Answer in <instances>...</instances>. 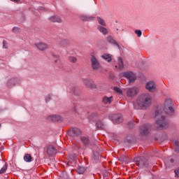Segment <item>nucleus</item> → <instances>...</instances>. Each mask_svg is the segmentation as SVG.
<instances>
[{"label":"nucleus","instance_id":"c756f323","mask_svg":"<svg viewBox=\"0 0 179 179\" xmlns=\"http://www.w3.org/2000/svg\"><path fill=\"white\" fill-rule=\"evenodd\" d=\"M59 179H69V176H68V173L63 172L59 176Z\"/></svg>","mask_w":179,"mask_h":179},{"label":"nucleus","instance_id":"49530a36","mask_svg":"<svg viewBox=\"0 0 179 179\" xmlns=\"http://www.w3.org/2000/svg\"><path fill=\"white\" fill-rule=\"evenodd\" d=\"M120 31H124V29H120Z\"/></svg>","mask_w":179,"mask_h":179},{"label":"nucleus","instance_id":"2f4dec72","mask_svg":"<svg viewBox=\"0 0 179 179\" xmlns=\"http://www.w3.org/2000/svg\"><path fill=\"white\" fill-rule=\"evenodd\" d=\"M114 90L116 93L119 94V96H122V90L118 87H115Z\"/></svg>","mask_w":179,"mask_h":179},{"label":"nucleus","instance_id":"9b49d317","mask_svg":"<svg viewBox=\"0 0 179 179\" xmlns=\"http://www.w3.org/2000/svg\"><path fill=\"white\" fill-rule=\"evenodd\" d=\"M164 163L166 167H171V166H174V164H177L179 163V157H176V159L169 158L164 162Z\"/></svg>","mask_w":179,"mask_h":179},{"label":"nucleus","instance_id":"412c9836","mask_svg":"<svg viewBox=\"0 0 179 179\" xmlns=\"http://www.w3.org/2000/svg\"><path fill=\"white\" fill-rule=\"evenodd\" d=\"M50 22H57V23H62V20L58 16H52L49 18Z\"/></svg>","mask_w":179,"mask_h":179},{"label":"nucleus","instance_id":"4c0bfd02","mask_svg":"<svg viewBox=\"0 0 179 179\" xmlns=\"http://www.w3.org/2000/svg\"><path fill=\"white\" fill-rule=\"evenodd\" d=\"M3 48H8V42L5 40L3 41Z\"/></svg>","mask_w":179,"mask_h":179},{"label":"nucleus","instance_id":"79ce46f5","mask_svg":"<svg viewBox=\"0 0 179 179\" xmlns=\"http://www.w3.org/2000/svg\"><path fill=\"white\" fill-rule=\"evenodd\" d=\"M62 44H65V43H67V41L66 40H63L62 41Z\"/></svg>","mask_w":179,"mask_h":179},{"label":"nucleus","instance_id":"473e14b6","mask_svg":"<svg viewBox=\"0 0 179 179\" xmlns=\"http://www.w3.org/2000/svg\"><path fill=\"white\" fill-rule=\"evenodd\" d=\"M8 170V164H5L4 166L0 170V174H3Z\"/></svg>","mask_w":179,"mask_h":179},{"label":"nucleus","instance_id":"a211bd4d","mask_svg":"<svg viewBox=\"0 0 179 179\" xmlns=\"http://www.w3.org/2000/svg\"><path fill=\"white\" fill-rule=\"evenodd\" d=\"M106 41L107 43H109V44L116 45L118 48H120V45L118 44V43H117V41L114 40V38H113V36H108V37H106Z\"/></svg>","mask_w":179,"mask_h":179},{"label":"nucleus","instance_id":"c03bdc74","mask_svg":"<svg viewBox=\"0 0 179 179\" xmlns=\"http://www.w3.org/2000/svg\"><path fill=\"white\" fill-rule=\"evenodd\" d=\"M74 113H76V106H74V110H73Z\"/></svg>","mask_w":179,"mask_h":179},{"label":"nucleus","instance_id":"bb28decb","mask_svg":"<svg viewBox=\"0 0 179 179\" xmlns=\"http://www.w3.org/2000/svg\"><path fill=\"white\" fill-rule=\"evenodd\" d=\"M96 128H98L99 129H104V123L101 121H98L96 122Z\"/></svg>","mask_w":179,"mask_h":179},{"label":"nucleus","instance_id":"ddd939ff","mask_svg":"<svg viewBox=\"0 0 179 179\" xmlns=\"http://www.w3.org/2000/svg\"><path fill=\"white\" fill-rule=\"evenodd\" d=\"M68 134L69 136H71V138H76V136H79V135L82 134V131L78 128H71L69 131Z\"/></svg>","mask_w":179,"mask_h":179},{"label":"nucleus","instance_id":"de8ad7c7","mask_svg":"<svg viewBox=\"0 0 179 179\" xmlns=\"http://www.w3.org/2000/svg\"><path fill=\"white\" fill-rule=\"evenodd\" d=\"M0 127H1V124H0Z\"/></svg>","mask_w":179,"mask_h":179},{"label":"nucleus","instance_id":"1a4fd4ad","mask_svg":"<svg viewBox=\"0 0 179 179\" xmlns=\"http://www.w3.org/2000/svg\"><path fill=\"white\" fill-rule=\"evenodd\" d=\"M152 128V126L150 124H144L140 129V134L142 136H145L149 134V131Z\"/></svg>","mask_w":179,"mask_h":179},{"label":"nucleus","instance_id":"6e6552de","mask_svg":"<svg viewBox=\"0 0 179 179\" xmlns=\"http://www.w3.org/2000/svg\"><path fill=\"white\" fill-rule=\"evenodd\" d=\"M109 120L113 121V122H115V124H121L124 119L122 118V115L117 114L109 115Z\"/></svg>","mask_w":179,"mask_h":179},{"label":"nucleus","instance_id":"b1692460","mask_svg":"<svg viewBox=\"0 0 179 179\" xmlns=\"http://www.w3.org/2000/svg\"><path fill=\"white\" fill-rule=\"evenodd\" d=\"M80 140L83 145H87L90 143V140L87 136H81Z\"/></svg>","mask_w":179,"mask_h":179},{"label":"nucleus","instance_id":"f8f14e48","mask_svg":"<svg viewBox=\"0 0 179 179\" xmlns=\"http://www.w3.org/2000/svg\"><path fill=\"white\" fill-rule=\"evenodd\" d=\"M84 84L87 87H90V89H96L97 86L94 83L92 79L90 78H85L83 79Z\"/></svg>","mask_w":179,"mask_h":179},{"label":"nucleus","instance_id":"5701e85b","mask_svg":"<svg viewBox=\"0 0 179 179\" xmlns=\"http://www.w3.org/2000/svg\"><path fill=\"white\" fill-rule=\"evenodd\" d=\"M81 20H84L85 22H92L94 20V17L92 16L83 15L81 16Z\"/></svg>","mask_w":179,"mask_h":179},{"label":"nucleus","instance_id":"e433bc0d","mask_svg":"<svg viewBox=\"0 0 179 179\" xmlns=\"http://www.w3.org/2000/svg\"><path fill=\"white\" fill-rule=\"evenodd\" d=\"M12 30H13V33H19V31H20V29L16 27H14Z\"/></svg>","mask_w":179,"mask_h":179},{"label":"nucleus","instance_id":"c85d7f7f","mask_svg":"<svg viewBox=\"0 0 179 179\" xmlns=\"http://www.w3.org/2000/svg\"><path fill=\"white\" fill-rule=\"evenodd\" d=\"M118 66L119 69H124V62L121 57L118 58Z\"/></svg>","mask_w":179,"mask_h":179},{"label":"nucleus","instance_id":"aec40b11","mask_svg":"<svg viewBox=\"0 0 179 179\" xmlns=\"http://www.w3.org/2000/svg\"><path fill=\"white\" fill-rule=\"evenodd\" d=\"M113 102V96L108 97V96H103L102 99V103L103 104H111Z\"/></svg>","mask_w":179,"mask_h":179},{"label":"nucleus","instance_id":"c9c22d12","mask_svg":"<svg viewBox=\"0 0 179 179\" xmlns=\"http://www.w3.org/2000/svg\"><path fill=\"white\" fill-rule=\"evenodd\" d=\"M176 178H179V168H177L174 171Z\"/></svg>","mask_w":179,"mask_h":179},{"label":"nucleus","instance_id":"4468645a","mask_svg":"<svg viewBox=\"0 0 179 179\" xmlns=\"http://www.w3.org/2000/svg\"><path fill=\"white\" fill-rule=\"evenodd\" d=\"M20 83V80L19 78H11L8 80L7 86L8 87H13V86H16V85H19Z\"/></svg>","mask_w":179,"mask_h":179},{"label":"nucleus","instance_id":"39448f33","mask_svg":"<svg viewBox=\"0 0 179 179\" xmlns=\"http://www.w3.org/2000/svg\"><path fill=\"white\" fill-rule=\"evenodd\" d=\"M91 61V66L94 71H99L101 68V64L100 62L94 57V55H92L90 57Z\"/></svg>","mask_w":179,"mask_h":179},{"label":"nucleus","instance_id":"f257e3e1","mask_svg":"<svg viewBox=\"0 0 179 179\" xmlns=\"http://www.w3.org/2000/svg\"><path fill=\"white\" fill-rule=\"evenodd\" d=\"M152 104V95L150 94H143L140 95L136 102L133 103L134 110H143L150 107Z\"/></svg>","mask_w":179,"mask_h":179},{"label":"nucleus","instance_id":"ea45409f","mask_svg":"<svg viewBox=\"0 0 179 179\" xmlns=\"http://www.w3.org/2000/svg\"><path fill=\"white\" fill-rule=\"evenodd\" d=\"M129 128H132V127H134V122H129Z\"/></svg>","mask_w":179,"mask_h":179},{"label":"nucleus","instance_id":"6ab92c4d","mask_svg":"<svg viewBox=\"0 0 179 179\" xmlns=\"http://www.w3.org/2000/svg\"><path fill=\"white\" fill-rule=\"evenodd\" d=\"M112 57L113 55L108 53H105L101 56L102 59H104L105 61H106V62H111V61H113Z\"/></svg>","mask_w":179,"mask_h":179},{"label":"nucleus","instance_id":"a18cd8bd","mask_svg":"<svg viewBox=\"0 0 179 179\" xmlns=\"http://www.w3.org/2000/svg\"><path fill=\"white\" fill-rule=\"evenodd\" d=\"M117 31H120V29L117 28L116 29Z\"/></svg>","mask_w":179,"mask_h":179},{"label":"nucleus","instance_id":"58836bf2","mask_svg":"<svg viewBox=\"0 0 179 179\" xmlns=\"http://www.w3.org/2000/svg\"><path fill=\"white\" fill-rule=\"evenodd\" d=\"M50 100H51V96H50V95L46 96V97H45L46 103H48V101H50Z\"/></svg>","mask_w":179,"mask_h":179},{"label":"nucleus","instance_id":"72a5a7b5","mask_svg":"<svg viewBox=\"0 0 179 179\" xmlns=\"http://www.w3.org/2000/svg\"><path fill=\"white\" fill-rule=\"evenodd\" d=\"M69 59L70 62H73V64H76V62H78V59L73 56L69 57Z\"/></svg>","mask_w":179,"mask_h":179},{"label":"nucleus","instance_id":"f03ea898","mask_svg":"<svg viewBox=\"0 0 179 179\" xmlns=\"http://www.w3.org/2000/svg\"><path fill=\"white\" fill-rule=\"evenodd\" d=\"M155 124L157 125V129H167L170 121L164 113L159 110L155 111Z\"/></svg>","mask_w":179,"mask_h":179},{"label":"nucleus","instance_id":"393cba45","mask_svg":"<svg viewBox=\"0 0 179 179\" xmlns=\"http://www.w3.org/2000/svg\"><path fill=\"white\" fill-rule=\"evenodd\" d=\"M87 168L85 166H78L77 168V173L78 174H85V171H86Z\"/></svg>","mask_w":179,"mask_h":179},{"label":"nucleus","instance_id":"f704fd0d","mask_svg":"<svg viewBox=\"0 0 179 179\" xmlns=\"http://www.w3.org/2000/svg\"><path fill=\"white\" fill-rule=\"evenodd\" d=\"M135 34H137L138 37H141L142 36V31L139 29H136L134 31Z\"/></svg>","mask_w":179,"mask_h":179},{"label":"nucleus","instance_id":"a878e982","mask_svg":"<svg viewBox=\"0 0 179 179\" xmlns=\"http://www.w3.org/2000/svg\"><path fill=\"white\" fill-rule=\"evenodd\" d=\"M24 160L27 163H30V162H32L33 158L31 157V155L29 154H25L24 156Z\"/></svg>","mask_w":179,"mask_h":179},{"label":"nucleus","instance_id":"7ed1b4c3","mask_svg":"<svg viewBox=\"0 0 179 179\" xmlns=\"http://www.w3.org/2000/svg\"><path fill=\"white\" fill-rule=\"evenodd\" d=\"M164 110L169 115H173L176 113L174 110V101L173 99L168 98L165 99L164 103Z\"/></svg>","mask_w":179,"mask_h":179},{"label":"nucleus","instance_id":"423d86ee","mask_svg":"<svg viewBox=\"0 0 179 179\" xmlns=\"http://www.w3.org/2000/svg\"><path fill=\"white\" fill-rule=\"evenodd\" d=\"M145 89L150 93L157 92V85L155 81H149L145 84Z\"/></svg>","mask_w":179,"mask_h":179},{"label":"nucleus","instance_id":"a19ab883","mask_svg":"<svg viewBox=\"0 0 179 179\" xmlns=\"http://www.w3.org/2000/svg\"><path fill=\"white\" fill-rule=\"evenodd\" d=\"M59 62V58L56 57V59H55V64H58Z\"/></svg>","mask_w":179,"mask_h":179},{"label":"nucleus","instance_id":"4be33fe9","mask_svg":"<svg viewBox=\"0 0 179 179\" xmlns=\"http://www.w3.org/2000/svg\"><path fill=\"white\" fill-rule=\"evenodd\" d=\"M97 29L99 31H100V33H102V34H103L104 36L108 34V30L107 29V28L99 25L98 26Z\"/></svg>","mask_w":179,"mask_h":179},{"label":"nucleus","instance_id":"20e7f679","mask_svg":"<svg viewBox=\"0 0 179 179\" xmlns=\"http://www.w3.org/2000/svg\"><path fill=\"white\" fill-rule=\"evenodd\" d=\"M134 162L138 166V167H141V169H143L145 167H148L149 166V163L148 162V159L145 157H138L134 159Z\"/></svg>","mask_w":179,"mask_h":179},{"label":"nucleus","instance_id":"f3484780","mask_svg":"<svg viewBox=\"0 0 179 179\" xmlns=\"http://www.w3.org/2000/svg\"><path fill=\"white\" fill-rule=\"evenodd\" d=\"M48 120L52 122H57L58 121H62V117L58 115H52L48 117Z\"/></svg>","mask_w":179,"mask_h":179},{"label":"nucleus","instance_id":"2eb2a0df","mask_svg":"<svg viewBox=\"0 0 179 179\" xmlns=\"http://www.w3.org/2000/svg\"><path fill=\"white\" fill-rule=\"evenodd\" d=\"M35 46L40 51H45V50L48 49V44L44 42H39V43H35Z\"/></svg>","mask_w":179,"mask_h":179},{"label":"nucleus","instance_id":"dca6fc26","mask_svg":"<svg viewBox=\"0 0 179 179\" xmlns=\"http://www.w3.org/2000/svg\"><path fill=\"white\" fill-rule=\"evenodd\" d=\"M46 152L48 156H50V157H52V156H55V155H57V150L55 149V147H54V145H49L47 148Z\"/></svg>","mask_w":179,"mask_h":179},{"label":"nucleus","instance_id":"cd10ccee","mask_svg":"<svg viewBox=\"0 0 179 179\" xmlns=\"http://www.w3.org/2000/svg\"><path fill=\"white\" fill-rule=\"evenodd\" d=\"M97 21L98 23H99V24H101V26H107V24H106V21H104V20L100 17H97Z\"/></svg>","mask_w":179,"mask_h":179},{"label":"nucleus","instance_id":"7c9ffc66","mask_svg":"<svg viewBox=\"0 0 179 179\" xmlns=\"http://www.w3.org/2000/svg\"><path fill=\"white\" fill-rule=\"evenodd\" d=\"M174 146L175 152H176V153H179V140H176L174 141Z\"/></svg>","mask_w":179,"mask_h":179},{"label":"nucleus","instance_id":"9d476101","mask_svg":"<svg viewBox=\"0 0 179 179\" xmlns=\"http://www.w3.org/2000/svg\"><path fill=\"white\" fill-rule=\"evenodd\" d=\"M123 76L124 78H127V79H129V83H131V82H135V80H136V76L132 71H127L124 73Z\"/></svg>","mask_w":179,"mask_h":179},{"label":"nucleus","instance_id":"37998d69","mask_svg":"<svg viewBox=\"0 0 179 179\" xmlns=\"http://www.w3.org/2000/svg\"><path fill=\"white\" fill-rule=\"evenodd\" d=\"M12 2H19L20 0H10Z\"/></svg>","mask_w":179,"mask_h":179},{"label":"nucleus","instance_id":"0eeeda50","mask_svg":"<svg viewBox=\"0 0 179 179\" xmlns=\"http://www.w3.org/2000/svg\"><path fill=\"white\" fill-rule=\"evenodd\" d=\"M139 89L136 87L128 88L126 91V94L128 97H134L138 94Z\"/></svg>","mask_w":179,"mask_h":179}]
</instances>
